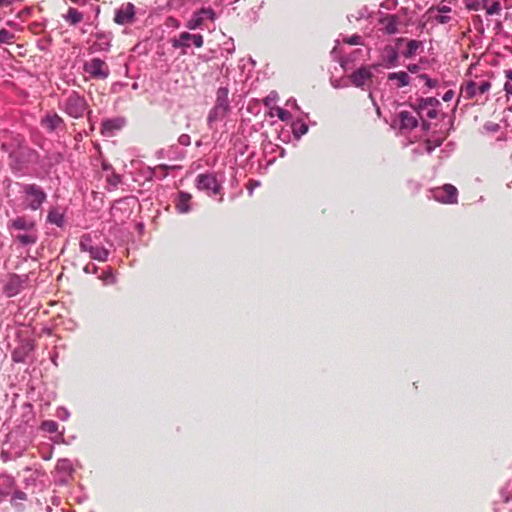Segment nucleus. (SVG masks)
<instances>
[{
    "instance_id": "24",
    "label": "nucleus",
    "mask_w": 512,
    "mask_h": 512,
    "mask_svg": "<svg viewBox=\"0 0 512 512\" xmlns=\"http://www.w3.org/2000/svg\"><path fill=\"white\" fill-rule=\"evenodd\" d=\"M228 95H229L228 86L219 87L216 92L215 105L229 111L230 105H229Z\"/></svg>"
},
{
    "instance_id": "31",
    "label": "nucleus",
    "mask_w": 512,
    "mask_h": 512,
    "mask_svg": "<svg viewBox=\"0 0 512 512\" xmlns=\"http://www.w3.org/2000/svg\"><path fill=\"white\" fill-rule=\"evenodd\" d=\"M21 287V279L18 275L14 274L5 285V292L8 296L17 294Z\"/></svg>"
},
{
    "instance_id": "1",
    "label": "nucleus",
    "mask_w": 512,
    "mask_h": 512,
    "mask_svg": "<svg viewBox=\"0 0 512 512\" xmlns=\"http://www.w3.org/2000/svg\"><path fill=\"white\" fill-rule=\"evenodd\" d=\"M1 150L8 154L9 166L16 175H23L30 166L38 164L39 153L26 145L24 137L16 135L1 144Z\"/></svg>"
},
{
    "instance_id": "16",
    "label": "nucleus",
    "mask_w": 512,
    "mask_h": 512,
    "mask_svg": "<svg viewBox=\"0 0 512 512\" xmlns=\"http://www.w3.org/2000/svg\"><path fill=\"white\" fill-rule=\"evenodd\" d=\"M126 121L122 117L109 118L102 121L101 132L105 136H111L117 130L124 127Z\"/></svg>"
},
{
    "instance_id": "53",
    "label": "nucleus",
    "mask_w": 512,
    "mask_h": 512,
    "mask_svg": "<svg viewBox=\"0 0 512 512\" xmlns=\"http://www.w3.org/2000/svg\"><path fill=\"white\" fill-rule=\"evenodd\" d=\"M370 16H371V14L369 13L368 7L367 6H363L362 8H360L357 11V15L354 16V17H355V19L357 21H359V20H362V19H368Z\"/></svg>"
},
{
    "instance_id": "40",
    "label": "nucleus",
    "mask_w": 512,
    "mask_h": 512,
    "mask_svg": "<svg viewBox=\"0 0 512 512\" xmlns=\"http://www.w3.org/2000/svg\"><path fill=\"white\" fill-rule=\"evenodd\" d=\"M203 21L198 11L194 12L192 17L187 21L186 27L190 30H195L202 25Z\"/></svg>"
},
{
    "instance_id": "32",
    "label": "nucleus",
    "mask_w": 512,
    "mask_h": 512,
    "mask_svg": "<svg viewBox=\"0 0 512 512\" xmlns=\"http://www.w3.org/2000/svg\"><path fill=\"white\" fill-rule=\"evenodd\" d=\"M227 112H228V110H225L221 107L214 105V107L210 110L208 117H207L208 125L211 126V124L213 122L217 121L219 118L225 117Z\"/></svg>"
},
{
    "instance_id": "42",
    "label": "nucleus",
    "mask_w": 512,
    "mask_h": 512,
    "mask_svg": "<svg viewBox=\"0 0 512 512\" xmlns=\"http://www.w3.org/2000/svg\"><path fill=\"white\" fill-rule=\"evenodd\" d=\"M15 39V34L7 29H0V44H11Z\"/></svg>"
},
{
    "instance_id": "64",
    "label": "nucleus",
    "mask_w": 512,
    "mask_h": 512,
    "mask_svg": "<svg viewBox=\"0 0 512 512\" xmlns=\"http://www.w3.org/2000/svg\"><path fill=\"white\" fill-rule=\"evenodd\" d=\"M485 129L489 132H497L500 128L499 124L488 122L484 125Z\"/></svg>"
},
{
    "instance_id": "29",
    "label": "nucleus",
    "mask_w": 512,
    "mask_h": 512,
    "mask_svg": "<svg viewBox=\"0 0 512 512\" xmlns=\"http://www.w3.org/2000/svg\"><path fill=\"white\" fill-rule=\"evenodd\" d=\"M56 471L58 474H67L68 476H72L75 470L70 459L61 458L57 461Z\"/></svg>"
},
{
    "instance_id": "22",
    "label": "nucleus",
    "mask_w": 512,
    "mask_h": 512,
    "mask_svg": "<svg viewBox=\"0 0 512 512\" xmlns=\"http://www.w3.org/2000/svg\"><path fill=\"white\" fill-rule=\"evenodd\" d=\"M388 81H397L396 87L403 88L410 84V76L405 71L390 72L387 75Z\"/></svg>"
},
{
    "instance_id": "49",
    "label": "nucleus",
    "mask_w": 512,
    "mask_h": 512,
    "mask_svg": "<svg viewBox=\"0 0 512 512\" xmlns=\"http://www.w3.org/2000/svg\"><path fill=\"white\" fill-rule=\"evenodd\" d=\"M501 10V5L499 1H494L490 6L486 7V13L488 15L498 14Z\"/></svg>"
},
{
    "instance_id": "62",
    "label": "nucleus",
    "mask_w": 512,
    "mask_h": 512,
    "mask_svg": "<svg viewBox=\"0 0 512 512\" xmlns=\"http://www.w3.org/2000/svg\"><path fill=\"white\" fill-rule=\"evenodd\" d=\"M107 180L110 185L116 187L121 181V176L119 174L112 173V175L109 176Z\"/></svg>"
},
{
    "instance_id": "47",
    "label": "nucleus",
    "mask_w": 512,
    "mask_h": 512,
    "mask_svg": "<svg viewBox=\"0 0 512 512\" xmlns=\"http://www.w3.org/2000/svg\"><path fill=\"white\" fill-rule=\"evenodd\" d=\"M278 100V94L275 91H271L263 100V103L266 107H271L273 103Z\"/></svg>"
},
{
    "instance_id": "27",
    "label": "nucleus",
    "mask_w": 512,
    "mask_h": 512,
    "mask_svg": "<svg viewBox=\"0 0 512 512\" xmlns=\"http://www.w3.org/2000/svg\"><path fill=\"white\" fill-rule=\"evenodd\" d=\"M88 253L91 259L100 262L107 261L110 255L109 250L103 246H94Z\"/></svg>"
},
{
    "instance_id": "20",
    "label": "nucleus",
    "mask_w": 512,
    "mask_h": 512,
    "mask_svg": "<svg viewBox=\"0 0 512 512\" xmlns=\"http://www.w3.org/2000/svg\"><path fill=\"white\" fill-rule=\"evenodd\" d=\"M380 24H385V33L388 35H394L399 32L398 24L399 17L396 14H387L379 20Z\"/></svg>"
},
{
    "instance_id": "28",
    "label": "nucleus",
    "mask_w": 512,
    "mask_h": 512,
    "mask_svg": "<svg viewBox=\"0 0 512 512\" xmlns=\"http://www.w3.org/2000/svg\"><path fill=\"white\" fill-rule=\"evenodd\" d=\"M12 497L10 500L11 505L15 508L17 512H23L25 509V505L23 503L17 502V500L25 501L27 500V494L21 490H13L11 493Z\"/></svg>"
},
{
    "instance_id": "19",
    "label": "nucleus",
    "mask_w": 512,
    "mask_h": 512,
    "mask_svg": "<svg viewBox=\"0 0 512 512\" xmlns=\"http://www.w3.org/2000/svg\"><path fill=\"white\" fill-rule=\"evenodd\" d=\"M436 11L438 14L434 16V21L438 24H447L452 20V17L448 15L452 11V8L450 6L446 5H437V6H431L427 13H432Z\"/></svg>"
},
{
    "instance_id": "30",
    "label": "nucleus",
    "mask_w": 512,
    "mask_h": 512,
    "mask_svg": "<svg viewBox=\"0 0 512 512\" xmlns=\"http://www.w3.org/2000/svg\"><path fill=\"white\" fill-rule=\"evenodd\" d=\"M291 128L293 136L297 140L308 132V125L303 121V119H296L293 121Z\"/></svg>"
},
{
    "instance_id": "51",
    "label": "nucleus",
    "mask_w": 512,
    "mask_h": 512,
    "mask_svg": "<svg viewBox=\"0 0 512 512\" xmlns=\"http://www.w3.org/2000/svg\"><path fill=\"white\" fill-rule=\"evenodd\" d=\"M418 77L424 80L426 86L430 89L435 88L438 85V81L430 78L427 74H420Z\"/></svg>"
},
{
    "instance_id": "58",
    "label": "nucleus",
    "mask_w": 512,
    "mask_h": 512,
    "mask_svg": "<svg viewBox=\"0 0 512 512\" xmlns=\"http://www.w3.org/2000/svg\"><path fill=\"white\" fill-rule=\"evenodd\" d=\"M72 476H68L67 474H59V476L55 479V484L58 486H66L69 483V480Z\"/></svg>"
},
{
    "instance_id": "59",
    "label": "nucleus",
    "mask_w": 512,
    "mask_h": 512,
    "mask_svg": "<svg viewBox=\"0 0 512 512\" xmlns=\"http://www.w3.org/2000/svg\"><path fill=\"white\" fill-rule=\"evenodd\" d=\"M338 62L344 70H348L350 63L353 62V59L350 56L339 57Z\"/></svg>"
},
{
    "instance_id": "60",
    "label": "nucleus",
    "mask_w": 512,
    "mask_h": 512,
    "mask_svg": "<svg viewBox=\"0 0 512 512\" xmlns=\"http://www.w3.org/2000/svg\"><path fill=\"white\" fill-rule=\"evenodd\" d=\"M98 266L92 263H88L83 267V272L86 274H97L98 273Z\"/></svg>"
},
{
    "instance_id": "23",
    "label": "nucleus",
    "mask_w": 512,
    "mask_h": 512,
    "mask_svg": "<svg viewBox=\"0 0 512 512\" xmlns=\"http://www.w3.org/2000/svg\"><path fill=\"white\" fill-rule=\"evenodd\" d=\"M12 237L16 242L20 243L22 246H32L36 244L38 240L37 230L29 231L23 234H12Z\"/></svg>"
},
{
    "instance_id": "5",
    "label": "nucleus",
    "mask_w": 512,
    "mask_h": 512,
    "mask_svg": "<svg viewBox=\"0 0 512 512\" xmlns=\"http://www.w3.org/2000/svg\"><path fill=\"white\" fill-rule=\"evenodd\" d=\"M195 186L199 191L205 192L208 196L219 194L222 191V184L214 173H201L195 179Z\"/></svg>"
},
{
    "instance_id": "13",
    "label": "nucleus",
    "mask_w": 512,
    "mask_h": 512,
    "mask_svg": "<svg viewBox=\"0 0 512 512\" xmlns=\"http://www.w3.org/2000/svg\"><path fill=\"white\" fill-rule=\"evenodd\" d=\"M192 195L185 191H179L173 200L175 209L179 214H188L192 211Z\"/></svg>"
},
{
    "instance_id": "57",
    "label": "nucleus",
    "mask_w": 512,
    "mask_h": 512,
    "mask_svg": "<svg viewBox=\"0 0 512 512\" xmlns=\"http://www.w3.org/2000/svg\"><path fill=\"white\" fill-rule=\"evenodd\" d=\"M490 87H491V83L489 81H481L477 85V92L479 95H482V94L486 93L487 91H489Z\"/></svg>"
},
{
    "instance_id": "45",
    "label": "nucleus",
    "mask_w": 512,
    "mask_h": 512,
    "mask_svg": "<svg viewBox=\"0 0 512 512\" xmlns=\"http://www.w3.org/2000/svg\"><path fill=\"white\" fill-rule=\"evenodd\" d=\"M170 7V1L169 0H156L155 6L153 7V13H160Z\"/></svg>"
},
{
    "instance_id": "2",
    "label": "nucleus",
    "mask_w": 512,
    "mask_h": 512,
    "mask_svg": "<svg viewBox=\"0 0 512 512\" xmlns=\"http://www.w3.org/2000/svg\"><path fill=\"white\" fill-rule=\"evenodd\" d=\"M59 107L74 119L87 115L88 121L92 124V111L88 109L89 106L85 97L78 92L72 91L63 102H60Z\"/></svg>"
},
{
    "instance_id": "38",
    "label": "nucleus",
    "mask_w": 512,
    "mask_h": 512,
    "mask_svg": "<svg viewBox=\"0 0 512 512\" xmlns=\"http://www.w3.org/2000/svg\"><path fill=\"white\" fill-rule=\"evenodd\" d=\"M99 279L104 283V285H113L116 283V277L113 274L111 267H108L107 270L103 271V273L99 275Z\"/></svg>"
},
{
    "instance_id": "34",
    "label": "nucleus",
    "mask_w": 512,
    "mask_h": 512,
    "mask_svg": "<svg viewBox=\"0 0 512 512\" xmlns=\"http://www.w3.org/2000/svg\"><path fill=\"white\" fill-rule=\"evenodd\" d=\"M92 243H93L92 235L90 233L83 234L80 237V241H79L80 251L88 253L94 247V245Z\"/></svg>"
},
{
    "instance_id": "33",
    "label": "nucleus",
    "mask_w": 512,
    "mask_h": 512,
    "mask_svg": "<svg viewBox=\"0 0 512 512\" xmlns=\"http://www.w3.org/2000/svg\"><path fill=\"white\" fill-rule=\"evenodd\" d=\"M233 149L237 158L238 156H243L248 151L249 144L246 139L237 138L233 142Z\"/></svg>"
},
{
    "instance_id": "4",
    "label": "nucleus",
    "mask_w": 512,
    "mask_h": 512,
    "mask_svg": "<svg viewBox=\"0 0 512 512\" xmlns=\"http://www.w3.org/2000/svg\"><path fill=\"white\" fill-rule=\"evenodd\" d=\"M408 106L413 109L419 118H422V113L425 109L429 108L426 112V116L429 119H435L438 116V107L441 106V102L436 97H419L414 103H408Z\"/></svg>"
},
{
    "instance_id": "6",
    "label": "nucleus",
    "mask_w": 512,
    "mask_h": 512,
    "mask_svg": "<svg viewBox=\"0 0 512 512\" xmlns=\"http://www.w3.org/2000/svg\"><path fill=\"white\" fill-rule=\"evenodd\" d=\"M432 198L440 203L455 204L457 203L458 190L452 184H444L441 187L431 189Z\"/></svg>"
},
{
    "instance_id": "8",
    "label": "nucleus",
    "mask_w": 512,
    "mask_h": 512,
    "mask_svg": "<svg viewBox=\"0 0 512 512\" xmlns=\"http://www.w3.org/2000/svg\"><path fill=\"white\" fill-rule=\"evenodd\" d=\"M40 125L48 133L65 132L67 129L64 119L55 112L47 113L43 116L40 120Z\"/></svg>"
},
{
    "instance_id": "50",
    "label": "nucleus",
    "mask_w": 512,
    "mask_h": 512,
    "mask_svg": "<svg viewBox=\"0 0 512 512\" xmlns=\"http://www.w3.org/2000/svg\"><path fill=\"white\" fill-rule=\"evenodd\" d=\"M344 42L349 45H361L362 44V37L358 34H353L349 37H346L344 39Z\"/></svg>"
},
{
    "instance_id": "55",
    "label": "nucleus",
    "mask_w": 512,
    "mask_h": 512,
    "mask_svg": "<svg viewBox=\"0 0 512 512\" xmlns=\"http://www.w3.org/2000/svg\"><path fill=\"white\" fill-rule=\"evenodd\" d=\"M56 416H57L60 420H62V421H66V420H68V419H69V417H70V412H69V411H68V409H67V408H65V407H59V408L57 409Z\"/></svg>"
},
{
    "instance_id": "41",
    "label": "nucleus",
    "mask_w": 512,
    "mask_h": 512,
    "mask_svg": "<svg viewBox=\"0 0 512 512\" xmlns=\"http://www.w3.org/2000/svg\"><path fill=\"white\" fill-rule=\"evenodd\" d=\"M45 158L48 160V165L52 167L54 165L60 164L63 161L64 156L61 152H53L47 154Z\"/></svg>"
},
{
    "instance_id": "21",
    "label": "nucleus",
    "mask_w": 512,
    "mask_h": 512,
    "mask_svg": "<svg viewBox=\"0 0 512 512\" xmlns=\"http://www.w3.org/2000/svg\"><path fill=\"white\" fill-rule=\"evenodd\" d=\"M15 487V480L10 475H0V502L11 495Z\"/></svg>"
},
{
    "instance_id": "11",
    "label": "nucleus",
    "mask_w": 512,
    "mask_h": 512,
    "mask_svg": "<svg viewBox=\"0 0 512 512\" xmlns=\"http://www.w3.org/2000/svg\"><path fill=\"white\" fill-rule=\"evenodd\" d=\"M7 229L13 234L14 231H36V222L26 216H17L7 223Z\"/></svg>"
},
{
    "instance_id": "25",
    "label": "nucleus",
    "mask_w": 512,
    "mask_h": 512,
    "mask_svg": "<svg viewBox=\"0 0 512 512\" xmlns=\"http://www.w3.org/2000/svg\"><path fill=\"white\" fill-rule=\"evenodd\" d=\"M46 222L49 224H54L59 228H63L65 225V216L63 213H60L57 208H51L48 211Z\"/></svg>"
},
{
    "instance_id": "17",
    "label": "nucleus",
    "mask_w": 512,
    "mask_h": 512,
    "mask_svg": "<svg viewBox=\"0 0 512 512\" xmlns=\"http://www.w3.org/2000/svg\"><path fill=\"white\" fill-rule=\"evenodd\" d=\"M398 121L400 131H411L419 125L418 119L408 111H400Z\"/></svg>"
},
{
    "instance_id": "61",
    "label": "nucleus",
    "mask_w": 512,
    "mask_h": 512,
    "mask_svg": "<svg viewBox=\"0 0 512 512\" xmlns=\"http://www.w3.org/2000/svg\"><path fill=\"white\" fill-rule=\"evenodd\" d=\"M261 185L260 181L258 180H250L247 184V190H248V194L249 196H252L253 194V191L256 187H259Z\"/></svg>"
},
{
    "instance_id": "54",
    "label": "nucleus",
    "mask_w": 512,
    "mask_h": 512,
    "mask_svg": "<svg viewBox=\"0 0 512 512\" xmlns=\"http://www.w3.org/2000/svg\"><path fill=\"white\" fill-rule=\"evenodd\" d=\"M465 6L468 10L478 11L481 8L480 0H466Z\"/></svg>"
},
{
    "instance_id": "36",
    "label": "nucleus",
    "mask_w": 512,
    "mask_h": 512,
    "mask_svg": "<svg viewBox=\"0 0 512 512\" xmlns=\"http://www.w3.org/2000/svg\"><path fill=\"white\" fill-rule=\"evenodd\" d=\"M65 19L69 21L70 24L76 25L82 21L83 14L75 8H69Z\"/></svg>"
},
{
    "instance_id": "43",
    "label": "nucleus",
    "mask_w": 512,
    "mask_h": 512,
    "mask_svg": "<svg viewBox=\"0 0 512 512\" xmlns=\"http://www.w3.org/2000/svg\"><path fill=\"white\" fill-rule=\"evenodd\" d=\"M464 91H465L466 98H468V99L474 98L478 94L476 82L470 80L466 84Z\"/></svg>"
},
{
    "instance_id": "26",
    "label": "nucleus",
    "mask_w": 512,
    "mask_h": 512,
    "mask_svg": "<svg viewBox=\"0 0 512 512\" xmlns=\"http://www.w3.org/2000/svg\"><path fill=\"white\" fill-rule=\"evenodd\" d=\"M422 46V42L415 39H408L406 42V48L402 51V56L406 59L413 58L418 49Z\"/></svg>"
},
{
    "instance_id": "56",
    "label": "nucleus",
    "mask_w": 512,
    "mask_h": 512,
    "mask_svg": "<svg viewBox=\"0 0 512 512\" xmlns=\"http://www.w3.org/2000/svg\"><path fill=\"white\" fill-rule=\"evenodd\" d=\"M330 84L335 89H340V88L348 86V83L343 78H340V79L331 78Z\"/></svg>"
},
{
    "instance_id": "52",
    "label": "nucleus",
    "mask_w": 512,
    "mask_h": 512,
    "mask_svg": "<svg viewBox=\"0 0 512 512\" xmlns=\"http://www.w3.org/2000/svg\"><path fill=\"white\" fill-rule=\"evenodd\" d=\"M501 496L505 502H508L512 497V481L501 490Z\"/></svg>"
},
{
    "instance_id": "9",
    "label": "nucleus",
    "mask_w": 512,
    "mask_h": 512,
    "mask_svg": "<svg viewBox=\"0 0 512 512\" xmlns=\"http://www.w3.org/2000/svg\"><path fill=\"white\" fill-rule=\"evenodd\" d=\"M172 46L174 48H189L191 45H194L197 48L203 46L204 40L201 34H191L189 32H182L179 34L177 38H173L171 40Z\"/></svg>"
},
{
    "instance_id": "46",
    "label": "nucleus",
    "mask_w": 512,
    "mask_h": 512,
    "mask_svg": "<svg viewBox=\"0 0 512 512\" xmlns=\"http://www.w3.org/2000/svg\"><path fill=\"white\" fill-rule=\"evenodd\" d=\"M273 109L275 110L276 115L278 116V118L281 121H288L291 119V113L289 111H287L286 109L281 108L279 106H276Z\"/></svg>"
},
{
    "instance_id": "48",
    "label": "nucleus",
    "mask_w": 512,
    "mask_h": 512,
    "mask_svg": "<svg viewBox=\"0 0 512 512\" xmlns=\"http://www.w3.org/2000/svg\"><path fill=\"white\" fill-rule=\"evenodd\" d=\"M505 74L508 80L504 85V90L506 91L507 94L512 95V69L506 70Z\"/></svg>"
},
{
    "instance_id": "35",
    "label": "nucleus",
    "mask_w": 512,
    "mask_h": 512,
    "mask_svg": "<svg viewBox=\"0 0 512 512\" xmlns=\"http://www.w3.org/2000/svg\"><path fill=\"white\" fill-rule=\"evenodd\" d=\"M444 141V138H433V139H426L424 141V150L427 154H431L435 148L440 147Z\"/></svg>"
},
{
    "instance_id": "63",
    "label": "nucleus",
    "mask_w": 512,
    "mask_h": 512,
    "mask_svg": "<svg viewBox=\"0 0 512 512\" xmlns=\"http://www.w3.org/2000/svg\"><path fill=\"white\" fill-rule=\"evenodd\" d=\"M178 143L182 146H189L191 143V137L188 134H181L178 137Z\"/></svg>"
},
{
    "instance_id": "12",
    "label": "nucleus",
    "mask_w": 512,
    "mask_h": 512,
    "mask_svg": "<svg viewBox=\"0 0 512 512\" xmlns=\"http://www.w3.org/2000/svg\"><path fill=\"white\" fill-rule=\"evenodd\" d=\"M135 18V6L132 3H127L115 11L114 21L118 25H125L132 23Z\"/></svg>"
},
{
    "instance_id": "39",
    "label": "nucleus",
    "mask_w": 512,
    "mask_h": 512,
    "mask_svg": "<svg viewBox=\"0 0 512 512\" xmlns=\"http://www.w3.org/2000/svg\"><path fill=\"white\" fill-rule=\"evenodd\" d=\"M58 423L54 420H45L41 423V430L50 434L56 433L58 431Z\"/></svg>"
},
{
    "instance_id": "3",
    "label": "nucleus",
    "mask_w": 512,
    "mask_h": 512,
    "mask_svg": "<svg viewBox=\"0 0 512 512\" xmlns=\"http://www.w3.org/2000/svg\"><path fill=\"white\" fill-rule=\"evenodd\" d=\"M16 185L21 189V192L24 195L27 209L36 211L42 207L44 202H46L47 194L40 185L21 182H17Z\"/></svg>"
},
{
    "instance_id": "7",
    "label": "nucleus",
    "mask_w": 512,
    "mask_h": 512,
    "mask_svg": "<svg viewBox=\"0 0 512 512\" xmlns=\"http://www.w3.org/2000/svg\"><path fill=\"white\" fill-rule=\"evenodd\" d=\"M83 70L93 79H106L110 70L108 65L100 58H93L83 64Z\"/></svg>"
},
{
    "instance_id": "18",
    "label": "nucleus",
    "mask_w": 512,
    "mask_h": 512,
    "mask_svg": "<svg viewBox=\"0 0 512 512\" xmlns=\"http://www.w3.org/2000/svg\"><path fill=\"white\" fill-rule=\"evenodd\" d=\"M34 346L30 342H25L12 352V360L16 363L26 362L32 355Z\"/></svg>"
},
{
    "instance_id": "15",
    "label": "nucleus",
    "mask_w": 512,
    "mask_h": 512,
    "mask_svg": "<svg viewBox=\"0 0 512 512\" xmlns=\"http://www.w3.org/2000/svg\"><path fill=\"white\" fill-rule=\"evenodd\" d=\"M95 37L97 39L96 42H94L91 46H90V52L91 53H94V52H101V51H109L110 47H111V38H112V35L111 33H105V32H97L95 34Z\"/></svg>"
},
{
    "instance_id": "37",
    "label": "nucleus",
    "mask_w": 512,
    "mask_h": 512,
    "mask_svg": "<svg viewBox=\"0 0 512 512\" xmlns=\"http://www.w3.org/2000/svg\"><path fill=\"white\" fill-rule=\"evenodd\" d=\"M171 169V167L167 164H160L154 169H152L153 176L158 180H163L167 177L168 171Z\"/></svg>"
},
{
    "instance_id": "10",
    "label": "nucleus",
    "mask_w": 512,
    "mask_h": 512,
    "mask_svg": "<svg viewBox=\"0 0 512 512\" xmlns=\"http://www.w3.org/2000/svg\"><path fill=\"white\" fill-rule=\"evenodd\" d=\"M400 53L398 47L393 45H385L380 53L381 65L383 68L391 69L400 65Z\"/></svg>"
},
{
    "instance_id": "14",
    "label": "nucleus",
    "mask_w": 512,
    "mask_h": 512,
    "mask_svg": "<svg viewBox=\"0 0 512 512\" xmlns=\"http://www.w3.org/2000/svg\"><path fill=\"white\" fill-rule=\"evenodd\" d=\"M373 77V72L367 66L362 65L356 69L350 76L351 83L357 87L362 88L365 82Z\"/></svg>"
},
{
    "instance_id": "44",
    "label": "nucleus",
    "mask_w": 512,
    "mask_h": 512,
    "mask_svg": "<svg viewBox=\"0 0 512 512\" xmlns=\"http://www.w3.org/2000/svg\"><path fill=\"white\" fill-rule=\"evenodd\" d=\"M198 15L201 16V19L202 21H204L205 19H210V20H215L216 18V13L215 11L208 7V8H201L200 10H198Z\"/></svg>"
}]
</instances>
